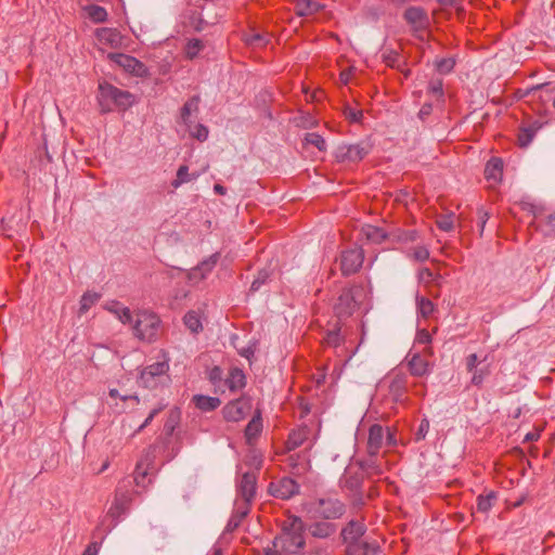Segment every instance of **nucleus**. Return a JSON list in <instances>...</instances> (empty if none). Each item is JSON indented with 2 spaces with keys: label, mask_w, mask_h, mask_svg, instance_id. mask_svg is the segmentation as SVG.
I'll return each mask as SVG.
<instances>
[{
  "label": "nucleus",
  "mask_w": 555,
  "mask_h": 555,
  "mask_svg": "<svg viewBox=\"0 0 555 555\" xmlns=\"http://www.w3.org/2000/svg\"><path fill=\"white\" fill-rule=\"evenodd\" d=\"M152 460L145 456L138 461L133 472V482L135 489L131 491L128 488L132 480L129 477L121 479L116 488L115 501L109 508V514L115 515L121 512L126 505L132 500L134 494H140L151 482Z\"/></svg>",
  "instance_id": "f257e3e1"
},
{
  "label": "nucleus",
  "mask_w": 555,
  "mask_h": 555,
  "mask_svg": "<svg viewBox=\"0 0 555 555\" xmlns=\"http://www.w3.org/2000/svg\"><path fill=\"white\" fill-rule=\"evenodd\" d=\"M96 100L102 113L125 112L135 103L132 93L105 81L99 83Z\"/></svg>",
  "instance_id": "f03ea898"
},
{
  "label": "nucleus",
  "mask_w": 555,
  "mask_h": 555,
  "mask_svg": "<svg viewBox=\"0 0 555 555\" xmlns=\"http://www.w3.org/2000/svg\"><path fill=\"white\" fill-rule=\"evenodd\" d=\"M304 544V524L300 518L292 517L285 522L281 534L273 541V548L279 555L296 554Z\"/></svg>",
  "instance_id": "7ed1b4c3"
},
{
  "label": "nucleus",
  "mask_w": 555,
  "mask_h": 555,
  "mask_svg": "<svg viewBox=\"0 0 555 555\" xmlns=\"http://www.w3.org/2000/svg\"><path fill=\"white\" fill-rule=\"evenodd\" d=\"M518 210L525 211L532 217V224L545 236L555 235V211L545 215V207L540 203L530 199H521L512 207V212L517 214Z\"/></svg>",
  "instance_id": "20e7f679"
},
{
  "label": "nucleus",
  "mask_w": 555,
  "mask_h": 555,
  "mask_svg": "<svg viewBox=\"0 0 555 555\" xmlns=\"http://www.w3.org/2000/svg\"><path fill=\"white\" fill-rule=\"evenodd\" d=\"M133 334L140 340L153 341L160 333L159 318L150 311H140L135 314V321L132 326Z\"/></svg>",
  "instance_id": "39448f33"
},
{
  "label": "nucleus",
  "mask_w": 555,
  "mask_h": 555,
  "mask_svg": "<svg viewBox=\"0 0 555 555\" xmlns=\"http://www.w3.org/2000/svg\"><path fill=\"white\" fill-rule=\"evenodd\" d=\"M491 364L489 354H468L465 359V365L472 375V384L481 385L491 373Z\"/></svg>",
  "instance_id": "423d86ee"
},
{
  "label": "nucleus",
  "mask_w": 555,
  "mask_h": 555,
  "mask_svg": "<svg viewBox=\"0 0 555 555\" xmlns=\"http://www.w3.org/2000/svg\"><path fill=\"white\" fill-rule=\"evenodd\" d=\"M312 518L335 519L343 515L344 505L335 498L327 496L310 504Z\"/></svg>",
  "instance_id": "0eeeda50"
},
{
  "label": "nucleus",
  "mask_w": 555,
  "mask_h": 555,
  "mask_svg": "<svg viewBox=\"0 0 555 555\" xmlns=\"http://www.w3.org/2000/svg\"><path fill=\"white\" fill-rule=\"evenodd\" d=\"M364 254L359 247L344 250L340 255V270L344 275H350L359 271L363 264Z\"/></svg>",
  "instance_id": "6e6552de"
},
{
  "label": "nucleus",
  "mask_w": 555,
  "mask_h": 555,
  "mask_svg": "<svg viewBox=\"0 0 555 555\" xmlns=\"http://www.w3.org/2000/svg\"><path fill=\"white\" fill-rule=\"evenodd\" d=\"M108 56L114 63L129 74L143 77L147 73L145 65L133 56L124 53H112Z\"/></svg>",
  "instance_id": "1a4fd4ad"
},
{
  "label": "nucleus",
  "mask_w": 555,
  "mask_h": 555,
  "mask_svg": "<svg viewBox=\"0 0 555 555\" xmlns=\"http://www.w3.org/2000/svg\"><path fill=\"white\" fill-rule=\"evenodd\" d=\"M169 370L167 360L159 361L146 366L140 374V383L144 387H153L156 384V378L164 376Z\"/></svg>",
  "instance_id": "9d476101"
},
{
  "label": "nucleus",
  "mask_w": 555,
  "mask_h": 555,
  "mask_svg": "<svg viewBox=\"0 0 555 555\" xmlns=\"http://www.w3.org/2000/svg\"><path fill=\"white\" fill-rule=\"evenodd\" d=\"M250 410V404L245 399H238L228 403L223 409L227 421L238 422L243 420Z\"/></svg>",
  "instance_id": "9b49d317"
},
{
  "label": "nucleus",
  "mask_w": 555,
  "mask_h": 555,
  "mask_svg": "<svg viewBox=\"0 0 555 555\" xmlns=\"http://www.w3.org/2000/svg\"><path fill=\"white\" fill-rule=\"evenodd\" d=\"M269 490L273 496L286 500L297 493L298 486L291 478H282L271 482Z\"/></svg>",
  "instance_id": "f8f14e48"
},
{
  "label": "nucleus",
  "mask_w": 555,
  "mask_h": 555,
  "mask_svg": "<svg viewBox=\"0 0 555 555\" xmlns=\"http://www.w3.org/2000/svg\"><path fill=\"white\" fill-rule=\"evenodd\" d=\"M485 177L490 186L498 185L503 178V160L499 157L489 159L485 168Z\"/></svg>",
  "instance_id": "ddd939ff"
},
{
  "label": "nucleus",
  "mask_w": 555,
  "mask_h": 555,
  "mask_svg": "<svg viewBox=\"0 0 555 555\" xmlns=\"http://www.w3.org/2000/svg\"><path fill=\"white\" fill-rule=\"evenodd\" d=\"M95 37L103 47L118 48L121 44V35L117 29L100 28L96 30Z\"/></svg>",
  "instance_id": "4468645a"
},
{
  "label": "nucleus",
  "mask_w": 555,
  "mask_h": 555,
  "mask_svg": "<svg viewBox=\"0 0 555 555\" xmlns=\"http://www.w3.org/2000/svg\"><path fill=\"white\" fill-rule=\"evenodd\" d=\"M404 17L415 29L425 28L428 24L427 13L421 8H409L404 13Z\"/></svg>",
  "instance_id": "2eb2a0df"
},
{
  "label": "nucleus",
  "mask_w": 555,
  "mask_h": 555,
  "mask_svg": "<svg viewBox=\"0 0 555 555\" xmlns=\"http://www.w3.org/2000/svg\"><path fill=\"white\" fill-rule=\"evenodd\" d=\"M104 309L113 313L122 324H130L132 317L129 308L122 306L116 300L108 301L104 305Z\"/></svg>",
  "instance_id": "dca6fc26"
},
{
  "label": "nucleus",
  "mask_w": 555,
  "mask_h": 555,
  "mask_svg": "<svg viewBox=\"0 0 555 555\" xmlns=\"http://www.w3.org/2000/svg\"><path fill=\"white\" fill-rule=\"evenodd\" d=\"M366 155V151L360 145L341 146L338 151V157L343 160L359 162Z\"/></svg>",
  "instance_id": "f3484780"
},
{
  "label": "nucleus",
  "mask_w": 555,
  "mask_h": 555,
  "mask_svg": "<svg viewBox=\"0 0 555 555\" xmlns=\"http://www.w3.org/2000/svg\"><path fill=\"white\" fill-rule=\"evenodd\" d=\"M410 371L413 375L423 376L429 371L428 360L421 354H413L409 360Z\"/></svg>",
  "instance_id": "a211bd4d"
},
{
  "label": "nucleus",
  "mask_w": 555,
  "mask_h": 555,
  "mask_svg": "<svg viewBox=\"0 0 555 555\" xmlns=\"http://www.w3.org/2000/svg\"><path fill=\"white\" fill-rule=\"evenodd\" d=\"M238 488L244 500H251L256 490V477L253 474H244L240 481Z\"/></svg>",
  "instance_id": "6ab92c4d"
},
{
  "label": "nucleus",
  "mask_w": 555,
  "mask_h": 555,
  "mask_svg": "<svg viewBox=\"0 0 555 555\" xmlns=\"http://www.w3.org/2000/svg\"><path fill=\"white\" fill-rule=\"evenodd\" d=\"M384 437L383 427L379 425H373L369 431L367 446L371 453H375L379 450Z\"/></svg>",
  "instance_id": "aec40b11"
},
{
  "label": "nucleus",
  "mask_w": 555,
  "mask_h": 555,
  "mask_svg": "<svg viewBox=\"0 0 555 555\" xmlns=\"http://www.w3.org/2000/svg\"><path fill=\"white\" fill-rule=\"evenodd\" d=\"M195 406L202 411H212L220 405V400L215 397L197 395L193 397Z\"/></svg>",
  "instance_id": "412c9836"
},
{
  "label": "nucleus",
  "mask_w": 555,
  "mask_h": 555,
  "mask_svg": "<svg viewBox=\"0 0 555 555\" xmlns=\"http://www.w3.org/2000/svg\"><path fill=\"white\" fill-rule=\"evenodd\" d=\"M183 322L192 333H199L203 330L202 314L198 311L191 310L185 313Z\"/></svg>",
  "instance_id": "4be33fe9"
},
{
  "label": "nucleus",
  "mask_w": 555,
  "mask_h": 555,
  "mask_svg": "<svg viewBox=\"0 0 555 555\" xmlns=\"http://www.w3.org/2000/svg\"><path fill=\"white\" fill-rule=\"evenodd\" d=\"M225 383L231 390L243 388L245 386V375L243 371L236 367L232 369Z\"/></svg>",
  "instance_id": "5701e85b"
},
{
  "label": "nucleus",
  "mask_w": 555,
  "mask_h": 555,
  "mask_svg": "<svg viewBox=\"0 0 555 555\" xmlns=\"http://www.w3.org/2000/svg\"><path fill=\"white\" fill-rule=\"evenodd\" d=\"M262 430V421L260 415H255L246 426L245 436L248 442L256 439Z\"/></svg>",
  "instance_id": "b1692460"
},
{
  "label": "nucleus",
  "mask_w": 555,
  "mask_h": 555,
  "mask_svg": "<svg viewBox=\"0 0 555 555\" xmlns=\"http://www.w3.org/2000/svg\"><path fill=\"white\" fill-rule=\"evenodd\" d=\"M83 11L86 12L87 16L94 23H103L107 18L106 10L100 5H86Z\"/></svg>",
  "instance_id": "393cba45"
},
{
  "label": "nucleus",
  "mask_w": 555,
  "mask_h": 555,
  "mask_svg": "<svg viewBox=\"0 0 555 555\" xmlns=\"http://www.w3.org/2000/svg\"><path fill=\"white\" fill-rule=\"evenodd\" d=\"M199 105V98L193 96L182 107L181 109V120L182 122L188 126L190 122V117L193 113H196L198 111Z\"/></svg>",
  "instance_id": "a878e982"
},
{
  "label": "nucleus",
  "mask_w": 555,
  "mask_h": 555,
  "mask_svg": "<svg viewBox=\"0 0 555 555\" xmlns=\"http://www.w3.org/2000/svg\"><path fill=\"white\" fill-rule=\"evenodd\" d=\"M361 231L363 235L366 237V240L373 243H382L386 237V233L384 232V230L375 225L366 224L362 228Z\"/></svg>",
  "instance_id": "bb28decb"
},
{
  "label": "nucleus",
  "mask_w": 555,
  "mask_h": 555,
  "mask_svg": "<svg viewBox=\"0 0 555 555\" xmlns=\"http://www.w3.org/2000/svg\"><path fill=\"white\" fill-rule=\"evenodd\" d=\"M295 9L298 15H310L319 11L320 4L312 0H299Z\"/></svg>",
  "instance_id": "cd10ccee"
},
{
  "label": "nucleus",
  "mask_w": 555,
  "mask_h": 555,
  "mask_svg": "<svg viewBox=\"0 0 555 555\" xmlns=\"http://www.w3.org/2000/svg\"><path fill=\"white\" fill-rule=\"evenodd\" d=\"M243 40L246 44L253 46V47H262L268 43V37L266 35H262L258 31L250 30L249 33H245L243 35Z\"/></svg>",
  "instance_id": "c85d7f7f"
},
{
  "label": "nucleus",
  "mask_w": 555,
  "mask_h": 555,
  "mask_svg": "<svg viewBox=\"0 0 555 555\" xmlns=\"http://www.w3.org/2000/svg\"><path fill=\"white\" fill-rule=\"evenodd\" d=\"M100 298H101V295L99 293H95V292L85 293L80 299L79 313L83 314L87 311H89V309L91 307H93L100 300Z\"/></svg>",
  "instance_id": "c756f323"
},
{
  "label": "nucleus",
  "mask_w": 555,
  "mask_h": 555,
  "mask_svg": "<svg viewBox=\"0 0 555 555\" xmlns=\"http://www.w3.org/2000/svg\"><path fill=\"white\" fill-rule=\"evenodd\" d=\"M307 438V430L306 428H299L297 430H293L287 439V448L288 449H295L299 446H301Z\"/></svg>",
  "instance_id": "7c9ffc66"
},
{
  "label": "nucleus",
  "mask_w": 555,
  "mask_h": 555,
  "mask_svg": "<svg viewBox=\"0 0 555 555\" xmlns=\"http://www.w3.org/2000/svg\"><path fill=\"white\" fill-rule=\"evenodd\" d=\"M495 500L494 492H489L488 494H480L477 498V509L482 513H487L491 509L493 502Z\"/></svg>",
  "instance_id": "2f4dec72"
},
{
  "label": "nucleus",
  "mask_w": 555,
  "mask_h": 555,
  "mask_svg": "<svg viewBox=\"0 0 555 555\" xmlns=\"http://www.w3.org/2000/svg\"><path fill=\"white\" fill-rule=\"evenodd\" d=\"M455 216L454 214L440 215L437 217V227L446 232L451 231L454 228Z\"/></svg>",
  "instance_id": "473e14b6"
},
{
  "label": "nucleus",
  "mask_w": 555,
  "mask_h": 555,
  "mask_svg": "<svg viewBox=\"0 0 555 555\" xmlns=\"http://www.w3.org/2000/svg\"><path fill=\"white\" fill-rule=\"evenodd\" d=\"M197 175H193L192 177L189 175L188 166H180L177 172V179L172 182L173 188H179L181 184L189 182L192 179H195Z\"/></svg>",
  "instance_id": "72a5a7b5"
},
{
  "label": "nucleus",
  "mask_w": 555,
  "mask_h": 555,
  "mask_svg": "<svg viewBox=\"0 0 555 555\" xmlns=\"http://www.w3.org/2000/svg\"><path fill=\"white\" fill-rule=\"evenodd\" d=\"M189 127V130H190V134L199 140V141H205L207 138H208V129L207 127H205L204 125L202 124H197L195 125L194 127H191L190 125H188Z\"/></svg>",
  "instance_id": "f704fd0d"
},
{
  "label": "nucleus",
  "mask_w": 555,
  "mask_h": 555,
  "mask_svg": "<svg viewBox=\"0 0 555 555\" xmlns=\"http://www.w3.org/2000/svg\"><path fill=\"white\" fill-rule=\"evenodd\" d=\"M362 534V527L356 522H350L347 528L343 530V537L346 541L353 540L356 537Z\"/></svg>",
  "instance_id": "c9c22d12"
},
{
  "label": "nucleus",
  "mask_w": 555,
  "mask_h": 555,
  "mask_svg": "<svg viewBox=\"0 0 555 555\" xmlns=\"http://www.w3.org/2000/svg\"><path fill=\"white\" fill-rule=\"evenodd\" d=\"M306 143L315 146L319 151L326 149L325 140L318 133H308L305 138Z\"/></svg>",
  "instance_id": "e433bc0d"
},
{
  "label": "nucleus",
  "mask_w": 555,
  "mask_h": 555,
  "mask_svg": "<svg viewBox=\"0 0 555 555\" xmlns=\"http://www.w3.org/2000/svg\"><path fill=\"white\" fill-rule=\"evenodd\" d=\"M334 531L332 525L324 522L318 524L311 528V532L315 537L325 538L328 537Z\"/></svg>",
  "instance_id": "4c0bfd02"
},
{
  "label": "nucleus",
  "mask_w": 555,
  "mask_h": 555,
  "mask_svg": "<svg viewBox=\"0 0 555 555\" xmlns=\"http://www.w3.org/2000/svg\"><path fill=\"white\" fill-rule=\"evenodd\" d=\"M418 311L424 318H428L434 312V304L424 297L417 301Z\"/></svg>",
  "instance_id": "58836bf2"
},
{
  "label": "nucleus",
  "mask_w": 555,
  "mask_h": 555,
  "mask_svg": "<svg viewBox=\"0 0 555 555\" xmlns=\"http://www.w3.org/2000/svg\"><path fill=\"white\" fill-rule=\"evenodd\" d=\"M390 393L393 397L395 401H400L402 395L404 393V383L401 379H396L390 385Z\"/></svg>",
  "instance_id": "ea45409f"
},
{
  "label": "nucleus",
  "mask_w": 555,
  "mask_h": 555,
  "mask_svg": "<svg viewBox=\"0 0 555 555\" xmlns=\"http://www.w3.org/2000/svg\"><path fill=\"white\" fill-rule=\"evenodd\" d=\"M202 48H203V44H202L201 40H198V39L190 40L185 48L186 55L190 59H193L198 54V52L202 50Z\"/></svg>",
  "instance_id": "a19ab883"
},
{
  "label": "nucleus",
  "mask_w": 555,
  "mask_h": 555,
  "mask_svg": "<svg viewBox=\"0 0 555 555\" xmlns=\"http://www.w3.org/2000/svg\"><path fill=\"white\" fill-rule=\"evenodd\" d=\"M454 66V61L451 59H443L436 63V67L441 73L450 72Z\"/></svg>",
  "instance_id": "79ce46f5"
},
{
  "label": "nucleus",
  "mask_w": 555,
  "mask_h": 555,
  "mask_svg": "<svg viewBox=\"0 0 555 555\" xmlns=\"http://www.w3.org/2000/svg\"><path fill=\"white\" fill-rule=\"evenodd\" d=\"M413 257L418 261H424L429 257V251L426 247L420 246L414 249Z\"/></svg>",
  "instance_id": "37998d69"
},
{
  "label": "nucleus",
  "mask_w": 555,
  "mask_h": 555,
  "mask_svg": "<svg viewBox=\"0 0 555 555\" xmlns=\"http://www.w3.org/2000/svg\"><path fill=\"white\" fill-rule=\"evenodd\" d=\"M532 139V134L528 129H524L518 134V142L521 146H527Z\"/></svg>",
  "instance_id": "c03bdc74"
},
{
  "label": "nucleus",
  "mask_w": 555,
  "mask_h": 555,
  "mask_svg": "<svg viewBox=\"0 0 555 555\" xmlns=\"http://www.w3.org/2000/svg\"><path fill=\"white\" fill-rule=\"evenodd\" d=\"M418 276H420L421 282L426 283V284H428L435 280L434 273L427 268L420 270Z\"/></svg>",
  "instance_id": "a18cd8bd"
},
{
  "label": "nucleus",
  "mask_w": 555,
  "mask_h": 555,
  "mask_svg": "<svg viewBox=\"0 0 555 555\" xmlns=\"http://www.w3.org/2000/svg\"><path fill=\"white\" fill-rule=\"evenodd\" d=\"M163 410V406H158V408H155L153 409L149 416L146 417V420L144 421V423L139 427V431H141L143 428H145L146 426H149L151 424V422L154 420V417L156 415H158L160 413V411Z\"/></svg>",
  "instance_id": "49530a36"
},
{
  "label": "nucleus",
  "mask_w": 555,
  "mask_h": 555,
  "mask_svg": "<svg viewBox=\"0 0 555 555\" xmlns=\"http://www.w3.org/2000/svg\"><path fill=\"white\" fill-rule=\"evenodd\" d=\"M108 396L112 398V399H117V398H120L121 400L126 401V400H133L135 403H139V398L137 396H120L118 390L117 389H111L108 391Z\"/></svg>",
  "instance_id": "de8ad7c7"
},
{
  "label": "nucleus",
  "mask_w": 555,
  "mask_h": 555,
  "mask_svg": "<svg viewBox=\"0 0 555 555\" xmlns=\"http://www.w3.org/2000/svg\"><path fill=\"white\" fill-rule=\"evenodd\" d=\"M327 345L337 346L340 343V336L337 332H330L325 338Z\"/></svg>",
  "instance_id": "09e8293b"
},
{
  "label": "nucleus",
  "mask_w": 555,
  "mask_h": 555,
  "mask_svg": "<svg viewBox=\"0 0 555 555\" xmlns=\"http://www.w3.org/2000/svg\"><path fill=\"white\" fill-rule=\"evenodd\" d=\"M345 115L352 121H359L362 117V113L360 111H354L352 108H348L345 111Z\"/></svg>",
  "instance_id": "8fccbe9b"
},
{
  "label": "nucleus",
  "mask_w": 555,
  "mask_h": 555,
  "mask_svg": "<svg viewBox=\"0 0 555 555\" xmlns=\"http://www.w3.org/2000/svg\"><path fill=\"white\" fill-rule=\"evenodd\" d=\"M428 428H429V422L427 420H423L420 424V428L417 431V438L418 439L425 438V435L428 431Z\"/></svg>",
  "instance_id": "3c124183"
},
{
  "label": "nucleus",
  "mask_w": 555,
  "mask_h": 555,
  "mask_svg": "<svg viewBox=\"0 0 555 555\" xmlns=\"http://www.w3.org/2000/svg\"><path fill=\"white\" fill-rule=\"evenodd\" d=\"M429 90L434 94L441 95L442 94V82L440 80L431 82L429 86Z\"/></svg>",
  "instance_id": "603ef678"
},
{
  "label": "nucleus",
  "mask_w": 555,
  "mask_h": 555,
  "mask_svg": "<svg viewBox=\"0 0 555 555\" xmlns=\"http://www.w3.org/2000/svg\"><path fill=\"white\" fill-rule=\"evenodd\" d=\"M99 553V546L96 543H90L86 550L83 551L82 555H98Z\"/></svg>",
  "instance_id": "864d4df0"
},
{
  "label": "nucleus",
  "mask_w": 555,
  "mask_h": 555,
  "mask_svg": "<svg viewBox=\"0 0 555 555\" xmlns=\"http://www.w3.org/2000/svg\"><path fill=\"white\" fill-rule=\"evenodd\" d=\"M478 216H479V221H480V225H479L480 232H482L485 229V224H486L487 220L489 219V215L487 211L479 210Z\"/></svg>",
  "instance_id": "5fc2aeb1"
},
{
  "label": "nucleus",
  "mask_w": 555,
  "mask_h": 555,
  "mask_svg": "<svg viewBox=\"0 0 555 555\" xmlns=\"http://www.w3.org/2000/svg\"><path fill=\"white\" fill-rule=\"evenodd\" d=\"M417 340L422 344H427L430 340V335L427 331H420L417 334Z\"/></svg>",
  "instance_id": "6e6d98bb"
},
{
  "label": "nucleus",
  "mask_w": 555,
  "mask_h": 555,
  "mask_svg": "<svg viewBox=\"0 0 555 555\" xmlns=\"http://www.w3.org/2000/svg\"><path fill=\"white\" fill-rule=\"evenodd\" d=\"M350 77H351V70L350 69H347V70H343L339 75V79L340 81L344 83V85H347L350 80Z\"/></svg>",
  "instance_id": "4d7b16f0"
},
{
  "label": "nucleus",
  "mask_w": 555,
  "mask_h": 555,
  "mask_svg": "<svg viewBox=\"0 0 555 555\" xmlns=\"http://www.w3.org/2000/svg\"><path fill=\"white\" fill-rule=\"evenodd\" d=\"M221 376V370L219 367H214L210 372V379L216 380L217 378H220Z\"/></svg>",
  "instance_id": "13d9d810"
},
{
  "label": "nucleus",
  "mask_w": 555,
  "mask_h": 555,
  "mask_svg": "<svg viewBox=\"0 0 555 555\" xmlns=\"http://www.w3.org/2000/svg\"><path fill=\"white\" fill-rule=\"evenodd\" d=\"M539 437H540L539 433H529V434L526 435L525 440L526 441H535V440L539 439Z\"/></svg>",
  "instance_id": "bf43d9fd"
},
{
  "label": "nucleus",
  "mask_w": 555,
  "mask_h": 555,
  "mask_svg": "<svg viewBox=\"0 0 555 555\" xmlns=\"http://www.w3.org/2000/svg\"><path fill=\"white\" fill-rule=\"evenodd\" d=\"M215 192L217 194H220V195H223L225 194V188H223L222 185L220 184H216L215 188H214Z\"/></svg>",
  "instance_id": "052dcab7"
},
{
  "label": "nucleus",
  "mask_w": 555,
  "mask_h": 555,
  "mask_svg": "<svg viewBox=\"0 0 555 555\" xmlns=\"http://www.w3.org/2000/svg\"><path fill=\"white\" fill-rule=\"evenodd\" d=\"M263 281L260 282L259 279H256L253 284H251V291L256 292L258 291V288L260 287V284L262 283Z\"/></svg>",
  "instance_id": "680f3d73"
},
{
  "label": "nucleus",
  "mask_w": 555,
  "mask_h": 555,
  "mask_svg": "<svg viewBox=\"0 0 555 555\" xmlns=\"http://www.w3.org/2000/svg\"><path fill=\"white\" fill-rule=\"evenodd\" d=\"M322 95H323V92H322L321 90H318V91H315V92L312 94V99H313V100H320Z\"/></svg>",
  "instance_id": "e2e57ef3"
},
{
  "label": "nucleus",
  "mask_w": 555,
  "mask_h": 555,
  "mask_svg": "<svg viewBox=\"0 0 555 555\" xmlns=\"http://www.w3.org/2000/svg\"><path fill=\"white\" fill-rule=\"evenodd\" d=\"M250 353H251V352H250L249 350H245L244 352H242V354H243L245 358H247V359H249V354H250Z\"/></svg>",
  "instance_id": "0e129e2a"
},
{
  "label": "nucleus",
  "mask_w": 555,
  "mask_h": 555,
  "mask_svg": "<svg viewBox=\"0 0 555 555\" xmlns=\"http://www.w3.org/2000/svg\"><path fill=\"white\" fill-rule=\"evenodd\" d=\"M275 553H276L275 551L274 552H267L266 555H276Z\"/></svg>",
  "instance_id": "69168bd1"
},
{
  "label": "nucleus",
  "mask_w": 555,
  "mask_h": 555,
  "mask_svg": "<svg viewBox=\"0 0 555 555\" xmlns=\"http://www.w3.org/2000/svg\"><path fill=\"white\" fill-rule=\"evenodd\" d=\"M107 466H108V463H105L102 470L106 469Z\"/></svg>",
  "instance_id": "338daca9"
},
{
  "label": "nucleus",
  "mask_w": 555,
  "mask_h": 555,
  "mask_svg": "<svg viewBox=\"0 0 555 555\" xmlns=\"http://www.w3.org/2000/svg\"><path fill=\"white\" fill-rule=\"evenodd\" d=\"M553 105H554V107H555V98H554V101H553Z\"/></svg>",
  "instance_id": "774afa93"
}]
</instances>
